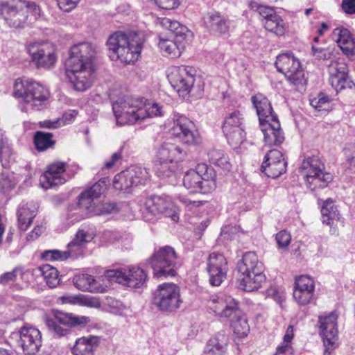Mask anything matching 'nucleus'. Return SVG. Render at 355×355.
Wrapping results in <instances>:
<instances>
[{
  "label": "nucleus",
  "mask_w": 355,
  "mask_h": 355,
  "mask_svg": "<svg viewBox=\"0 0 355 355\" xmlns=\"http://www.w3.org/2000/svg\"><path fill=\"white\" fill-rule=\"evenodd\" d=\"M95 51L89 42L73 45L69 50V56L65 62L67 76L76 90L84 92L94 82Z\"/></svg>",
  "instance_id": "obj_1"
},
{
  "label": "nucleus",
  "mask_w": 355,
  "mask_h": 355,
  "mask_svg": "<svg viewBox=\"0 0 355 355\" xmlns=\"http://www.w3.org/2000/svg\"><path fill=\"white\" fill-rule=\"evenodd\" d=\"M144 43V36L141 33L115 32L107 41L108 55L113 61L120 60L125 64L134 63L140 55Z\"/></svg>",
  "instance_id": "obj_2"
},
{
  "label": "nucleus",
  "mask_w": 355,
  "mask_h": 355,
  "mask_svg": "<svg viewBox=\"0 0 355 355\" xmlns=\"http://www.w3.org/2000/svg\"><path fill=\"white\" fill-rule=\"evenodd\" d=\"M28 14L34 19L40 17V9L35 2L26 0H2L0 2V16L11 27L22 26L27 20Z\"/></svg>",
  "instance_id": "obj_3"
},
{
  "label": "nucleus",
  "mask_w": 355,
  "mask_h": 355,
  "mask_svg": "<svg viewBox=\"0 0 355 355\" xmlns=\"http://www.w3.org/2000/svg\"><path fill=\"white\" fill-rule=\"evenodd\" d=\"M214 169L205 164H199L195 169L187 171L183 178V185L190 193H208L216 187Z\"/></svg>",
  "instance_id": "obj_4"
},
{
  "label": "nucleus",
  "mask_w": 355,
  "mask_h": 355,
  "mask_svg": "<svg viewBox=\"0 0 355 355\" xmlns=\"http://www.w3.org/2000/svg\"><path fill=\"white\" fill-rule=\"evenodd\" d=\"M14 93L17 97L30 104L36 110H41L49 98V92L40 83L26 78L16 80L14 85Z\"/></svg>",
  "instance_id": "obj_5"
},
{
  "label": "nucleus",
  "mask_w": 355,
  "mask_h": 355,
  "mask_svg": "<svg viewBox=\"0 0 355 355\" xmlns=\"http://www.w3.org/2000/svg\"><path fill=\"white\" fill-rule=\"evenodd\" d=\"M178 256L174 248L169 245L160 247L147 259L153 275L157 278L174 277L177 275Z\"/></svg>",
  "instance_id": "obj_6"
},
{
  "label": "nucleus",
  "mask_w": 355,
  "mask_h": 355,
  "mask_svg": "<svg viewBox=\"0 0 355 355\" xmlns=\"http://www.w3.org/2000/svg\"><path fill=\"white\" fill-rule=\"evenodd\" d=\"M300 169L311 191L327 187L333 180L332 175L325 171L324 164L318 156L304 159Z\"/></svg>",
  "instance_id": "obj_7"
},
{
  "label": "nucleus",
  "mask_w": 355,
  "mask_h": 355,
  "mask_svg": "<svg viewBox=\"0 0 355 355\" xmlns=\"http://www.w3.org/2000/svg\"><path fill=\"white\" fill-rule=\"evenodd\" d=\"M275 65L277 71L283 73L286 80L298 89H303L306 79L300 60L293 53H282L277 57Z\"/></svg>",
  "instance_id": "obj_8"
},
{
  "label": "nucleus",
  "mask_w": 355,
  "mask_h": 355,
  "mask_svg": "<svg viewBox=\"0 0 355 355\" xmlns=\"http://www.w3.org/2000/svg\"><path fill=\"white\" fill-rule=\"evenodd\" d=\"M142 98L127 96L112 103V110L116 123L120 125L132 124L143 117Z\"/></svg>",
  "instance_id": "obj_9"
},
{
  "label": "nucleus",
  "mask_w": 355,
  "mask_h": 355,
  "mask_svg": "<svg viewBox=\"0 0 355 355\" xmlns=\"http://www.w3.org/2000/svg\"><path fill=\"white\" fill-rule=\"evenodd\" d=\"M89 322V317L63 312H58L53 318H47L45 320L48 329L53 336L59 338L69 334L68 327H84Z\"/></svg>",
  "instance_id": "obj_10"
},
{
  "label": "nucleus",
  "mask_w": 355,
  "mask_h": 355,
  "mask_svg": "<svg viewBox=\"0 0 355 355\" xmlns=\"http://www.w3.org/2000/svg\"><path fill=\"white\" fill-rule=\"evenodd\" d=\"M182 302L180 288L173 283L159 285L153 293V303L162 311H174Z\"/></svg>",
  "instance_id": "obj_11"
},
{
  "label": "nucleus",
  "mask_w": 355,
  "mask_h": 355,
  "mask_svg": "<svg viewBox=\"0 0 355 355\" xmlns=\"http://www.w3.org/2000/svg\"><path fill=\"white\" fill-rule=\"evenodd\" d=\"M222 130L230 145L236 147L241 144L245 139L243 114L239 110L228 113L224 118Z\"/></svg>",
  "instance_id": "obj_12"
},
{
  "label": "nucleus",
  "mask_w": 355,
  "mask_h": 355,
  "mask_svg": "<svg viewBox=\"0 0 355 355\" xmlns=\"http://www.w3.org/2000/svg\"><path fill=\"white\" fill-rule=\"evenodd\" d=\"M108 183V178H101L78 196V207L84 212L85 216H94L93 211L97 209L100 198L107 190Z\"/></svg>",
  "instance_id": "obj_13"
},
{
  "label": "nucleus",
  "mask_w": 355,
  "mask_h": 355,
  "mask_svg": "<svg viewBox=\"0 0 355 355\" xmlns=\"http://www.w3.org/2000/svg\"><path fill=\"white\" fill-rule=\"evenodd\" d=\"M196 70L190 66H173L167 75L171 86L180 94H189L195 83Z\"/></svg>",
  "instance_id": "obj_14"
},
{
  "label": "nucleus",
  "mask_w": 355,
  "mask_h": 355,
  "mask_svg": "<svg viewBox=\"0 0 355 355\" xmlns=\"http://www.w3.org/2000/svg\"><path fill=\"white\" fill-rule=\"evenodd\" d=\"M172 207L171 202L164 198L157 196H150L145 202L142 216L146 221L153 223L159 215L162 214L166 217H171L175 221L178 219V216L174 214Z\"/></svg>",
  "instance_id": "obj_15"
},
{
  "label": "nucleus",
  "mask_w": 355,
  "mask_h": 355,
  "mask_svg": "<svg viewBox=\"0 0 355 355\" xmlns=\"http://www.w3.org/2000/svg\"><path fill=\"white\" fill-rule=\"evenodd\" d=\"M27 51L32 62L37 69H49L58 59L55 47L51 43H31L28 46Z\"/></svg>",
  "instance_id": "obj_16"
},
{
  "label": "nucleus",
  "mask_w": 355,
  "mask_h": 355,
  "mask_svg": "<svg viewBox=\"0 0 355 355\" xmlns=\"http://www.w3.org/2000/svg\"><path fill=\"white\" fill-rule=\"evenodd\" d=\"M105 277L110 282L126 284L130 287H140L145 283L147 275L145 271L136 266L107 270Z\"/></svg>",
  "instance_id": "obj_17"
},
{
  "label": "nucleus",
  "mask_w": 355,
  "mask_h": 355,
  "mask_svg": "<svg viewBox=\"0 0 355 355\" xmlns=\"http://www.w3.org/2000/svg\"><path fill=\"white\" fill-rule=\"evenodd\" d=\"M320 334L324 345V355L331 353L338 347L337 315L331 312L319 318Z\"/></svg>",
  "instance_id": "obj_18"
},
{
  "label": "nucleus",
  "mask_w": 355,
  "mask_h": 355,
  "mask_svg": "<svg viewBox=\"0 0 355 355\" xmlns=\"http://www.w3.org/2000/svg\"><path fill=\"white\" fill-rule=\"evenodd\" d=\"M172 134L187 145H196L200 142L198 132L194 130L193 123L187 117L177 114L174 117Z\"/></svg>",
  "instance_id": "obj_19"
},
{
  "label": "nucleus",
  "mask_w": 355,
  "mask_h": 355,
  "mask_svg": "<svg viewBox=\"0 0 355 355\" xmlns=\"http://www.w3.org/2000/svg\"><path fill=\"white\" fill-rule=\"evenodd\" d=\"M329 83L338 92L345 89L355 88V84L348 76V67L344 62L332 60L329 64Z\"/></svg>",
  "instance_id": "obj_20"
},
{
  "label": "nucleus",
  "mask_w": 355,
  "mask_h": 355,
  "mask_svg": "<svg viewBox=\"0 0 355 355\" xmlns=\"http://www.w3.org/2000/svg\"><path fill=\"white\" fill-rule=\"evenodd\" d=\"M207 272L211 286H218L226 279L228 270L227 261L220 253L212 252L207 259Z\"/></svg>",
  "instance_id": "obj_21"
},
{
  "label": "nucleus",
  "mask_w": 355,
  "mask_h": 355,
  "mask_svg": "<svg viewBox=\"0 0 355 355\" xmlns=\"http://www.w3.org/2000/svg\"><path fill=\"white\" fill-rule=\"evenodd\" d=\"M94 239V235L88 231L84 230H79L73 239L68 243V250L65 252H61L55 250L57 253L53 254L54 261H64L67 259L70 256L77 257L82 254L83 249L85 245L92 241Z\"/></svg>",
  "instance_id": "obj_22"
},
{
  "label": "nucleus",
  "mask_w": 355,
  "mask_h": 355,
  "mask_svg": "<svg viewBox=\"0 0 355 355\" xmlns=\"http://www.w3.org/2000/svg\"><path fill=\"white\" fill-rule=\"evenodd\" d=\"M286 166L287 162L283 158L282 152L272 149L265 155L261 171L268 177L277 178L286 171Z\"/></svg>",
  "instance_id": "obj_23"
},
{
  "label": "nucleus",
  "mask_w": 355,
  "mask_h": 355,
  "mask_svg": "<svg viewBox=\"0 0 355 355\" xmlns=\"http://www.w3.org/2000/svg\"><path fill=\"white\" fill-rule=\"evenodd\" d=\"M18 343L24 353L35 354L42 346L41 332L33 327H22L19 331Z\"/></svg>",
  "instance_id": "obj_24"
},
{
  "label": "nucleus",
  "mask_w": 355,
  "mask_h": 355,
  "mask_svg": "<svg viewBox=\"0 0 355 355\" xmlns=\"http://www.w3.org/2000/svg\"><path fill=\"white\" fill-rule=\"evenodd\" d=\"M315 284L313 279L307 275L295 278L293 297L300 305L309 304L313 299Z\"/></svg>",
  "instance_id": "obj_25"
},
{
  "label": "nucleus",
  "mask_w": 355,
  "mask_h": 355,
  "mask_svg": "<svg viewBox=\"0 0 355 355\" xmlns=\"http://www.w3.org/2000/svg\"><path fill=\"white\" fill-rule=\"evenodd\" d=\"M331 37L344 55L352 60H355V37L347 28L336 27L332 32Z\"/></svg>",
  "instance_id": "obj_26"
},
{
  "label": "nucleus",
  "mask_w": 355,
  "mask_h": 355,
  "mask_svg": "<svg viewBox=\"0 0 355 355\" xmlns=\"http://www.w3.org/2000/svg\"><path fill=\"white\" fill-rule=\"evenodd\" d=\"M259 123L266 144L270 146H278L284 141V134L277 117Z\"/></svg>",
  "instance_id": "obj_27"
},
{
  "label": "nucleus",
  "mask_w": 355,
  "mask_h": 355,
  "mask_svg": "<svg viewBox=\"0 0 355 355\" xmlns=\"http://www.w3.org/2000/svg\"><path fill=\"white\" fill-rule=\"evenodd\" d=\"M65 171L64 162H56L51 164L48 170L41 175L40 182L42 187L46 189L62 184L65 180L62 175Z\"/></svg>",
  "instance_id": "obj_28"
},
{
  "label": "nucleus",
  "mask_w": 355,
  "mask_h": 355,
  "mask_svg": "<svg viewBox=\"0 0 355 355\" xmlns=\"http://www.w3.org/2000/svg\"><path fill=\"white\" fill-rule=\"evenodd\" d=\"M205 24L210 32L220 35H227L230 28V21L228 17L218 12H209Z\"/></svg>",
  "instance_id": "obj_29"
},
{
  "label": "nucleus",
  "mask_w": 355,
  "mask_h": 355,
  "mask_svg": "<svg viewBox=\"0 0 355 355\" xmlns=\"http://www.w3.org/2000/svg\"><path fill=\"white\" fill-rule=\"evenodd\" d=\"M237 269L241 276L254 272L260 273L264 270V266L254 252H247L237 263Z\"/></svg>",
  "instance_id": "obj_30"
},
{
  "label": "nucleus",
  "mask_w": 355,
  "mask_h": 355,
  "mask_svg": "<svg viewBox=\"0 0 355 355\" xmlns=\"http://www.w3.org/2000/svg\"><path fill=\"white\" fill-rule=\"evenodd\" d=\"M186 156V152L178 145L172 143H164L157 149L156 160L182 161Z\"/></svg>",
  "instance_id": "obj_31"
},
{
  "label": "nucleus",
  "mask_w": 355,
  "mask_h": 355,
  "mask_svg": "<svg viewBox=\"0 0 355 355\" xmlns=\"http://www.w3.org/2000/svg\"><path fill=\"white\" fill-rule=\"evenodd\" d=\"M252 102L256 108L259 123L268 119L272 120V119L277 117V115L272 110L270 102L263 94H257L253 96Z\"/></svg>",
  "instance_id": "obj_32"
},
{
  "label": "nucleus",
  "mask_w": 355,
  "mask_h": 355,
  "mask_svg": "<svg viewBox=\"0 0 355 355\" xmlns=\"http://www.w3.org/2000/svg\"><path fill=\"white\" fill-rule=\"evenodd\" d=\"M214 311L221 317L231 318L238 313V304L235 300L230 296L218 297L213 300Z\"/></svg>",
  "instance_id": "obj_33"
},
{
  "label": "nucleus",
  "mask_w": 355,
  "mask_h": 355,
  "mask_svg": "<svg viewBox=\"0 0 355 355\" xmlns=\"http://www.w3.org/2000/svg\"><path fill=\"white\" fill-rule=\"evenodd\" d=\"M99 342V338L97 336L81 337L76 340L71 349V353L73 355H93Z\"/></svg>",
  "instance_id": "obj_34"
},
{
  "label": "nucleus",
  "mask_w": 355,
  "mask_h": 355,
  "mask_svg": "<svg viewBox=\"0 0 355 355\" xmlns=\"http://www.w3.org/2000/svg\"><path fill=\"white\" fill-rule=\"evenodd\" d=\"M228 340L224 332H218L207 343L204 349L205 355H224Z\"/></svg>",
  "instance_id": "obj_35"
},
{
  "label": "nucleus",
  "mask_w": 355,
  "mask_h": 355,
  "mask_svg": "<svg viewBox=\"0 0 355 355\" xmlns=\"http://www.w3.org/2000/svg\"><path fill=\"white\" fill-rule=\"evenodd\" d=\"M266 279L263 271H261L260 273L254 272L241 275L239 279V287L247 292H252L260 288Z\"/></svg>",
  "instance_id": "obj_36"
},
{
  "label": "nucleus",
  "mask_w": 355,
  "mask_h": 355,
  "mask_svg": "<svg viewBox=\"0 0 355 355\" xmlns=\"http://www.w3.org/2000/svg\"><path fill=\"white\" fill-rule=\"evenodd\" d=\"M73 284L79 290L91 293L102 292L103 288L94 278L88 274H80L73 278Z\"/></svg>",
  "instance_id": "obj_37"
},
{
  "label": "nucleus",
  "mask_w": 355,
  "mask_h": 355,
  "mask_svg": "<svg viewBox=\"0 0 355 355\" xmlns=\"http://www.w3.org/2000/svg\"><path fill=\"white\" fill-rule=\"evenodd\" d=\"M321 214L322 223L329 226L334 225L340 220L339 211L334 201L330 198L323 202Z\"/></svg>",
  "instance_id": "obj_38"
},
{
  "label": "nucleus",
  "mask_w": 355,
  "mask_h": 355,
  "mask_svg": "<svg viewBox=\"0 0 355 355\" xmlns=\"http://www.w3.org/2000/svg\"><path fill=\"white\" fill-rule=\"evenodd\" d=\"M184 40L170 39H160L158 46L160 50L165 53V55L171 58L179 57L181 54V49L184 48L182 42Z\"/></svg>",
  "instance_id": "obj_39"
},
{
  "label": "nucleus",
  "mask_w": 355,
  "mask_h": 355,
  "mask_svg": "<svg viewBox=\"0 0 355 355\" xmlns=\"http://www.w3.org/2000/svg\"><path fill=\"white\" fill-rule=\"evenodd\" d=\"M53 135L51 132L37 131L33 136V144L38 152H44L48 149H53L55 145V140L53 139Z\"/></svg>",
  "instance_id": "obj_40"
},
{
  "label": "nucleus",
  "mask_w": 355,
  "mask_h": 355,
  "mask_svg": "<svg viewBox=\"0 0 355 355\" xmlns=\"http://www.w3.org/2000/svg\"><path fill=\"white\" fill-rule=\"evenodd\" d=\"M162 26L174 34L175 37L180 40H184L189 33L188 28L175 20L168 17L162 18L160 20Z\"/></svg>",
  "instance_id": "obj_41"
},
{
  "label": "nucleus",
  "mask_w": 355,
  "mask_h": 355,
  "mask_svg": "<svg viewBox=\"0 0 355 355\" xmlns=\"http://www.w3.org/2000/svg\"><path fill=\"white\" fill-rule=\"evenodd\" d=\"M14 160L12 144L3 133L0 135V161L3 168H8Z\"/></svg>",
  "instance_id": "obj_42"
},
{
  "label": "nucleus",
  "mask_w": 355,
  "mask_h": 355,
  "mask_svg": "<svg viewBox=\"0 0 355 355\" xmlns=\"http://www.w3.org/2000/svg\"><path fill=\"white\" fill-rule=\"evenodd\" d=\"M19 228L22 231H26L33 223L36 214L35 210H31L26 204H20L17 212Z\"/></svg>",
  "instance_id": "obj_43"
},
{
  "label": "nucleus",
  "mask_w": 355,
  "mask_h": 355,
  "mask_svg": "<svg viewBox=\"0 0 355 355\" xmlns=\"http://www.w3.org/2000/svg\"><path fill=\"white\" fill-rule=\"evenodd\" d=\"M38 270L50 288H55L60 284V279L56 268L45 264L40 266Z\"/></svg>",
  "instance_id": "obj_44"
},
{
  "label": "nucleus",
  "mask_w": 355,
  "mask_h": 355,
  "mask_svg": "<svg viewBox=\"0 0 355 355\" xmlns=\"http://www.w3.org/2000/svg\"><path fill=\"white\" fill-rule=\"evenodd\" d=\"M209 162L225 171H230L231 164L229 157L221 150L212 149L208 153Z\"/></svg>",
  "instance_id": "obj_45"
},
{
  "label": "nucleus",
  "mask_w": 355,
  "mask_h": 355,
  "mask_svg": "<svg viewBox=\"0 0 355 355\" xmlns=\"http://www.w3.org/2000/svg\"><path fill=\"white\" fill-rule=\"evenodd\" d=\"M178 161L156 160V173L157 175L162 178H169L175 175L178 169Z\"/></svg>",
  "instance_id": "obj_46"
},
{
  "label": "nucleus",
  "mask_w": 355,
  "mask_h": 355,
  "mask_svg": "<svg viewBox=\"0 0 355 355\" xmlns=\"http://www.w3.org/2000/svg\"><path fill=\"white\" fill-rule=\"evenodd\" d=\"M263 24L266 30L272 32L277 35H282L285 32V24L282 17L276 12L270 17L263 21Z\"/></svg>",
  "instance_id": "obj_47"
},
{
  "label": "nucleus",
  "mask_w": 355,
  "mask_h": 355,
  "mask_svg": "<svg viewBox=\"0 0 355 355\" xmlns=\"http://www.w3.org/2000/svg\"><path fill=\"white\" fill-rule=\"evenodd\" d=\"M128 171L134 187L146 184L149 180V173L146 168L136 166Z\"/></svg>",
  "instance_id": "obj_48"
},
{
  "label": "nucleus",
  "mask_w": 355,
  "mask_h": 355,
  "mask_svg": "<svg viewBox=\"0 0 355 355\" xmlns=\"http://www.w3.org/2000/svg\"><path fill=\"white\" fill-rule=\"evenodd\" d=\"M231 318V325L234 329L235 334L241 337L246 336L249 332L250 328L247 320L241 317L240 311L238 309L237 315H233Z\"/></svg>",
  "instance_id": "obj_49"
},
{
  "label": "nucleus",
  "mask_w": 355,
  "mask_h": 355,
  "mask_svg": "<svg viewBox=\"0 0 355 355\" xmlns=\"http://www.w3.org/2000/svg\"><path fill=\"white\" fill-rule=\"evenodd\" d=\"M142 98V105L140 109L142 110L143 117L141 119H144L146 117L159 116L162 115V107L156 103H150L144 98Z\"/></svg>",
  "instance_id": "obj_50"
},
{
  "label": "nucleus",
  "mask_w": 355,
  "mask_h": 355,
  "mask_svg": "<svg viewBox=\"0 0 355 355\" xmlns=\"http://www.w3.org/2000/svg\"><path fill=\"white\" fill-rule=\"evenodd\" d=\"M113 187L117 190H127L134 187L130 178L129 171L122 172L115 175L113 180Z\"/></svg>",
  "instance_id": "obj_51"
},
{
  "label": "nucleus",
  "mask_w": 355,
  "mask_h": 355,
  "mask_svg": "<svg viewBox=\"0 0 355 355\" xmlns=\"http://www.w3.org/2000/svg\"><path fill=\"white\" fill-rule=\"evenodd\" d=\"M344 154L345 155V161L343 163V166L346 173H355V148L354 149L349 148H345Z\"/></svg>",
  "instance_id": "obj_52"
},
{
  "label": "nucleus",
  "mask_w": 355,
  "mask_h": 355,
  "mask_svg": "<svg viewBox=\"0 0 355 355\" xmlns=\"http://www.w3.org/2000/svg\"><path fill=\"white\" fill-rule=\"evenodd\" d=\"M250 6L252 10L257 11L260 17L263 18L262 22L266 21V19L270 17V15L275 13L272 8L258 4L257 3H252Z\"/></svg>",
  "instance_id": "obj_53"
},
{
  "label": "nucleus",
  "mask_w": 355,
  "mask_h": 355,
  "mask_svg": "<svg viewBox=\"0 0 355 355\" xmlns=\"http://www.w3.org/2000/svg\"><path fill=\"white\" fill-rule=\"evenodd\" d=\"M275 240L280 248H286L290 244L291 236L286 230H282L276 234Z\"/></svg>",
  "instance_id": "obj_54"
},
{
  "label": "nucleus",
  "mask_w": 355,
  "mask_h": 355,
  "mask_svg": "<svg viewBox=\"0 0 355 355\" xmlns=\"http://www.w3.org/2000/svg\"><path fill=\"white\" fill-rule=\"evenodd\" d=\"M330 98L328 95L324 93H320L317 98L311 100L310 104L312 107H315L318 110H321L323 106L328 103Z\"/></svg>",
  "instance_id": "obj_55"
},
{
  "label": "nucleus",
  "mask_w": 355,
  "mask_h": 355,
  "mask_svg": "<svg viewBox=\"0 0 355 355\" xmlns=\"http://www.w3.org/2000/svg\"><path fill=\"white\" fill-rule=\"evenodd\" d=\"M311 53L316 59L326 60L329 58L328 49L321 46L320 44H312Z\"/></svg>",
  "instance_id": "obj_56"
},
{
  "label": "nucleus",
  "mask_w": 355,
  "mask_h": 355,
  "mask_svg": "<svg viewBox=\"0 0 355 355\" xmlns=\"http://www.w3.org/2000/svg\"><path fill=\"white\" fill-rule=\"evenodd\" d=\"M96 208L97 209L93 211L94 216H101L112 212L115 209L116 205L112 203H101L99 200Z\"/></svg>",
  "instance_id": "obj_57"
},
{
  "label": "nucleus",
  "mask_w": 355,
  "mask_h": 355,
  "mask_svg": "<svg viewBox=\"0 0 355 355\" xmlns=\"http://www.w3.org/2000/svg\"><path fill=\"white\" fill-rule=\"evenodd\" d=\"M15 186V180L5 173L0 175V187L6 192L9 191Z\"/></svg>",
  "instance_id": "obj_58"
},
{
  "label": "nucleus",
  "mask_w": 355,
  "mask_h": 355,
  "mask_svg": "<svg viewBox=\"0 0 355 355\" xmlns=\"http://www.w3.org/2000/svg\"><path fill=\"white\" fill-rule=\"evenodd\" d=\"M155 3L162 9L172 10L178 7L179 0H155Z\"/></svg>",
  "instance_id": "obj_59"
},
{
  "label": "nucleus",
  "mask_w": 355,
  "mask_h": 355,
  "mask_svg": "<svg viewBox=\"0 0 355 355\" xmlns=\"http://www.w3.org/2000/svg\"><path fill=\"white\" fill-rule=\"evenodd\" d=\"M80 0H58L59 8L64 12H70L76 8Z\"/></svg>",
  "instance_id": "obj_60"
},
{
  "label": "nucleus",
  "mask_w": 355,
  "mask_h": 355,
  "mask_svg": "<svg viewBox=\"0 0 355 355\" xmlns=\"http://www.w3.org/2000/svg\"><path fill=\"white\" fill-rule=\"evenodd\" d=\"M17 270L14 269L11 272H7L0 276V284L6 285L10 282H14L17 278Z\"/></svg>",
  "instance_id": "obj_61"
},
{
  "label": "nucleus",
  "mask_w": 355,
  "mask_h": 355,
  "mask_svg": "<svg viewBox=\"0 0 355 355\" xmlns=\"http://www.w3.org/2000/svg\"><path fill=\"white\" fill-rule=\"evenodd\" d=\"M293 352L294 350L291 345L281 343V345L277 346L274 355H292Z\"/></svg>",
  "instance_id": "obj_62"
},
{
  "label": "nucleus",
  "mask_w": 355,
  "mask_h": 355,
  "mask_svg": "<svg viewBox=\"0 0 355 355\" xmlns=\"http://www.w3.org/2000/svg\"><path fill=\"white\" fill-rule=\"evenodd\" d=\"M342 9L347 15L355 14V0H343Z\"/></svg>",
  "instance_id": "obj_63"
},
{
  "label": "nucleus",
  "mask_w": 355,
  "mask_h": 355,
  "mask_svg": "<svg viewBox=\"0 0 355 355\" xmlns=\"http://www.w3.org/2000/svg\"><path fill=\"white\" fill-rule=\"evenodd\" d=\"M61 125L60 119L56 120H45L40 122V126L43 128L55 129L58 128Z\"/></svg>",
  "instance_id": "obj_64"
}]
</instances>
